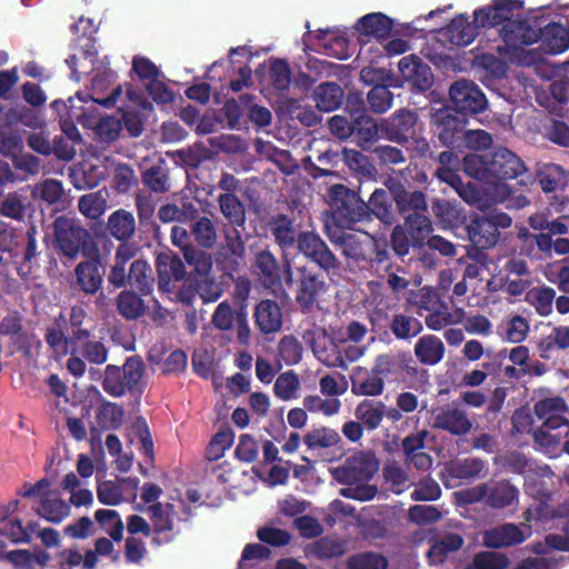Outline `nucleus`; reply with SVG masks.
Returning a JSON list of instances; mask_svg holds the SVG:
<instances>
[{"label":"nucleus","mask_w":569,"mask_h":569,"mask_svg":"<svg viewBox=\"0 0 569 569\" xmlns=\"http://www.w3.org/2000/svg\"><path fill=\"white\" fill-rule=\"evenodd\" d=\"M217 202L223 218L233 228H243L246 223V209L242 201L231 193L219 194Z\"/></svg>","instance_id":"obj_43"},{"label":"nucleus","mask_w":569,"mask_h":569,"mask_svg":"<svg viewBox=\"0 0 569 569\" xmlns=\"http://www.w3.org/2000/svg\"><path fill=\"white\" fill-rule=\"evenodd\" d=\"M401 77L419 92L428 91L433 84V74L429 64L415 54L406 56L398 63Z\"/></svg>","instance_id":"obj_19"},{"label":"nucleus","mask_w":569,"mask_h":569,"mask_svg":"<svg viewBox=\"0 0 569 569\" xmlns=\"http://www.w3.org/2000/svg\"><path fill=\"white\" fill-rule=\"evenodd\" d=\"M479 28H481L480 24H477L475 20L470 22L467 16L458 14L440 30V34L449 43L465 47L475 40Z\"/></svg>","instance_id":"obj_25"},{"label":"nucleus","mask_w":569,"mask_h":569,"mask_svg":"<svg viewBox=\"0 0 569 569\" xmlns=\"http://www.w3.org/2000/svg\"><path fill=\"white\" fill-rule=\"evenodd\" d=\"M422 213H409L405 217L403 228L407 234L411 238L413 248H422L427 244L428 239L433 230L430 218Z\"/></svg>","instance_id":"obj_34"},{"label":"nucleus","mask_w":569,"mask_h":569,"mask_svg":"<svg viewBox=\"0 0 569 569\" xmlns=\"http://www.w3.org/2000/svg\"><path fill=\"white\" fill-rule=\"evenodd\" d=\"M467 233L476 247L492 248L500 238V232H496L493 224L486 216L471 219L467 226Z\"/></svg>","instance_id":"obj_32"},{"label":"nucleus","mask_w":569,"mask_h":569,"mask_svg":"<svg viewBox=\"0 0 569 569\" xmlns=\"http://www.w3.org/2000/svg\"><path fill=\"white\" fill-rule=\"evenodd\" d=\"M523 9L522 0H491L475 10V22L482 28H496L511 21Z\"/></svg>","instance_id":"obj_13"},{"label":"nucleus","mask_w":569,"mask_h":569,"mask_svg":"<svg viewBox=\"0 0 569 569\" xmlns=\"http://www.w3.org/2000/svg\"><path fill=\"white\" fill-rule=\"evenodd\" d=\"M545 475L552 476V471L548 466L542 468L540 473L535 471L531 475H527L523 483L526 493L541 505H546L551 498V490L543 479Z\"/></svg>","instance_id":"obj_49"},{"label":"nucleus","mask_w":569,"mask_h":569,"mask_svg":"<svg viewBox=\"0 0 569 569\" xmlns=\"http://www.w3.org/2000/svg\"><path fill=\"white\" fill-rule=\"evenodd\" d=\"M330 216L336 227L353 229L358 222L368 221L367 207L358 191L343 183H335L327 191Z\"/></svg>","instance_id":"obj_2"},{"label":"nucleus","mask_w":569,"mask_h":569,"mask_svg":"<svg viewBox=\"0 0 569 569\" xmlns=\"http://www.w3.org/2000/svg\"><path fill=\"white\" fill-rule=\"evenodd\" d=\"M489 183L516 179L527 171L525 162L511 150L498 148L488 159Z\"/></svg>","instance_id":"obj_14"},{"label":"nucleus","mask_w":569,"mask_h":569,"mask_svg":"<svg viewBox=\"0 0 569 569\" xmlns=\"http://www.w3.org/2000/svg\"><path fill=\"white\" fill-rule=\"evenodd\" d=\"M91 249L92 252L84 257L86 260L76 266L74 276L79 289L86 295L94 296L102 287L106 268L97 244L92 243Z\"/></svg>","instance_id":"obj_12"},{"label":"nucleus","mask_w":569,"mask_h":569,"mask_svg":"<svg viewBox=\"0 0 569 569\" xmlns=\"http://www.w3.org/2000/svg\"><path fill=\"white\" fill-rule=\"evenodd\" d=\"M297 249L299 253L315 263L327 276L337 274L341 269L338 257L320 234L315 231H300Z\"/></svg>","instance_id":"obj_7"},{"label":"nucleus","mask_w":569,"mask_h":569,"mask_svg":"<svg viewBox=\"0 0 569 569\" xmlns=\"http://www.w3.org/2000/svg\"><path fill=\"white\" fill-rule=\"evenodd\" d=\"M389 329L397 340L410 341L421 333L423 326L416 317L399 312L392 316Z\"/></svg>","instance_id":"obj_46"},{"label":"nucleus","mask_w":569,"mask_h":569,"mask_svg":"<svg viewBox=\"0 0 569 569\" xmlns=\"http://www.w3.org/2000/svg\"><path fill=\"white\" fill-rule=\"evenodd\" d=\"M269 82L278 92L288 91L291 83V70L284 59H272L269 68Z\"/></svg>","instance_id":"obj_56"},{"label":"nucleus","mask_w":569,"mask_h":569,"mask_svg":"<svg viewBox=\"0 0 569 569\" xmlns=\"http://www.w3.org/2000/svg\"><path fill=\"white\" fill-rule=\"evenodd\" d=\"M253 320L263 335L279 332L283 325L282 309L276 300L262 299L254 307Z\"/></svg>","instance_id":"obj_22"},{"label":"nucleus","mask_w":569,"mask_h":569,"mask_svg":"<svg viewBox=\"0 0 569 569\" xmlns=\"http://www.w3.org/2000/svg\"><path fill=\"white\" fill-rule=\"evenodd\" d=\"M393 201L400 214L428 212L426 194L420 190L409 191L400 182L390 186Z\"/></svg>","instance_id":"obj_27"},{"label":"nucleus","mask_w":569,"mask_h":569,"mask_svg":"<svg viewBox=\"0 0 569 569\" xmlns=\"http://www.w3.org/2000/svg\"><path fill=\"white\" fill-rule=\"evenodd\" d=\"M470 495L492 509H505L518 503L519 489L510 480L491 479L472 488Z\"/></svg>","instance_id":"obj_10"},{"label":"nucleus","mask_w":569,"mask_h":569,"mask_svg":"<svg viewBox=\"0 0 569 569\" xmlns=\"http://www.w3.org/2000/svg\"><path fill=\"white\" fill-rule=\"evenodd\" d=\"M555 297V289L542 287L531 290L527 296V300L535 307L538 315L547 317L552 312Z\"/></svg>","instance_id":"obj_64"},{"label":"nucleus","mask_w":569,"mask_h":569,"mask_svg":"<svg viewBox=\"0 0 569 569\" xmlns=\"http://www.w3.org/2000/svg\"><path fill=\"white\" fill-rule=\"evenodd\" d=\"M158 287L168 290L171 281H181L186 276V266L180 257L172 251L160 252L156 258Z\"/></svg>","instance_id":"obj_24"},{"label":"nucleus","mask_w":569,"mask_h":569,"mask_svg":"<svg viewBox=\"0 0 569 569\" xmlns=\"http://www.w3.org/2000/svg\"><path fill=\"white\" fill-rule=\"evenodd\" d=\"M107 229L118 241H128L136 231L134 217L124 209H118L109 216Z\"/></svg>","instance_id":"obj_42"},{"label":"nucleus","mask_w":569,"mask_h":569,"mask_svg":"<svg viewBox=\"0 0 569 569\" xmlns=\"http://www.w3.org/2000/svg\"><path fill=\"white\" fill-rule=\"evenodd\" d=\"M355 416L368 431H373L386 416V405L382 401L366 399L356 407Z\"/></svg>","instance_id":"obj_44"},{"label":"nucleus","mask_w":569,"mask_h":569,"mask_svg":"<svg viewBox=\"0 0 569 569\" xmlns=\"http://www.w3.org/2000/svg\"><path fill=\"white\" fill-rule=\"evenodd\" d=\"M372 369L385 381V378L397 376L403 370V361L399 355L381 353L376 357Z\"/></svg>","instance_id":"obj_62"},{"label":"nucleus","mask_w":569,"mask_h":569,"mask_svg":"<svg viewBox=\"0 0 569 569\" xmlns=\"http://www.w3.org/2000/svg\"><path fill=\"white\" fill-rule=\"evenodd\" d=\"M568 172L562 166L549 162L537 171V179L545 193L563 192L568 184Z\"/></svg>","instance_id":"obj_31"},{"label":"nucleus","mask_w":569,"mask_h":569,"mask_svg":"<svg viewBox=\"0 0 569 569\" xmlns=\"http://www.w3.org/2000/svg\"><path fill=\"white\" fill-rule=\"evenodd\" d=\"M433 428L462 437L470 432L472 422L466 411L458 407L447 405L433 412Z\"/></svg>","instance_id":"obj_20"},{"label":"nucleus","mask_w":569,"mask_h":569,"mask_svg":"<svg viewBox=\"0 0 569 569\" xmlns=\"http://www.w3.org/2000/svg\"><path fill=\"white\" fill-rule=\"evenodd\" d=\"M143 186L154 193L170 191L169 167L164 159L160 158L148 167L141 174Z\"/></svg>","instance_id":"obj_35"},{"label":"nucleus","mask_w":569,"mask_h":569,"mask_svg":"<svg viewBox=\"0 0 569 569\" xmlns=\"http://www.w3.org/2000/svg\"><path fill=\"white\" fill-rule=\"evenodd\" d=\"M36 512L48 522L59 525L69 517L71 507L61 498H52L47 492L40 498V503Z\"/></svg>","instance_id":"obj_41"},{"label":"nucleus","mask_w":569,"mask_h":569,"mask_svg":"<svg viewBox=\"0 0 569 569\" xmlns=\"http://www.w3.org/2000/svg\"><path fill=\"white\" fill-rule=\"evenodd\" d=\"M450 101L455 106L452 112L466 117L477 114L487 107V99L481 89L471 80L459 79L449 89Z\"/></svg>","instance_id":"obj_11"},{"label":"nucleus","mask_w":569,"mask_h":569,"mask_svg":"<svg viewBox=\"0 0 569 569\" xmlns=\"http://www.w3.org/2000/svg\"><path fill=\"white\" fill-rule=\"evenodd\" d=\"M392 202L395 201L390 189H375V191L370 194L369 200L367 202L365 201V206L367 207L366 211L368 213V221H372V218H377L386 226H391L393 222H396Z\"/></svg>","instance_id":"obj_28"},{"label":"nucleus","mask_w":569,"mask_h":569,"mask_svg":"<svg viewBox=\"0 0 569 569\" xmlns=\"http://www.w3.org/2000/svg\"><path fill=\"white\" fill-rule=\"evenodd\" d=\"M503 42L510 48H519L538 42L540 29L533 27L530 20L518 13L511 21L505 23L499 30Z\"/></svg>","instance_id":"obj_17"},{"label":"nucleus","mask_w":569,"mask_h":569,"mask_svg":"<svg viewBox=\"0 0 569 569\" xmlns=\"http://www.w3.org/2000/svg\"><path fill=\"white\" fill-rule=\"evenodd\" d=\"M351 392L356 396L376 397L385 390V381L375 370L356 367L350 376Z\"/></svg>","instance_id":"obj_29"},{"label":"nucleus","mask_w":569,"mask_h":569,"mask_svg":"<svg viewBox=\"0 0 569 569\" xmlns=\"http://www.w3.org/2000/svg\"><path fill=\"white\" fill-rule=\"evenodd\" d=\"M234 440V433L230 428L218 431L210 440L206 449V458L209 461L219 460L228 450Z\"/></svg>","instance_id":"obj_59"},{"label":"nucleus","mask_w":569,"mask_h":569,"mask_svg":"<svg viewBox=\"0 0 569 569\" xmlns=\"http://www.w3.org/2000/svg\"><path fill=\"white\" fill-rule=\"evenodd\" d=\"M150 522L139 515H131L127 518V530L132 537L134 535L151 536V545L160 547L169 545L180 535L176 527L174 518L178 512L173 503H153L146 509Z\"/></svg>","instance_id":"obj_1"},{"label":"nucleus","mask_w":569,"mask_h":569,"mask_svg":"<svg viewBox=\"0 0 569 569\" xmlns=\"http://www.w3.org/2000/svg\"><path fill=\"white\" fill-rule=\"evenodd\" d=\"M142 295L134 290H122L116 299L117 311L126 320H137L146 312Z\"/></svg>","instance_id":"obj_45"},{"label":"nucleus","mask_w":569,"mask_h":569,"mask_svg":"<svg viewBox=\"0 0 569 569\" xmlns=\"http://www.w3.org/2000/svg\"><path fill=\"white\" fill-rule=\"evenodd\" d=\"M330 241L340 247L341 253L353 260L355 262H366L368 260V253H370L371 236L366 233V238L361 239L356 233L340 232H328Z\"/></svg>","instance_id":"obj_23"},{"label":"nucleus","mask_w":569,"mask_h":569,"mask_svg":"<svg viewBox=\"0 0 569 569\" xmlns=\"http://www.w3.org/2000/svg\"><path fill=\"white\" fill-rule=\"evenodd\" d=\"M312 97L319 110L331 112L342 104L345 91L336 82H322L316 87Z\"/></svg>","instance_id":"obj_36"},{"label":"nucleus","mask_w":569,"mask_h":569,"mask_svg":"<svg viewBox=\"0 0 569 569\" xmlns=\"http://www.w3.org/2000/svg\"><path fill=\"white\" fill-rule=\"evenodd\" d=\"M510 563L506 553L485 550L477 552L465 569H508Z\"/></svg>","instance_id":"obj_53"},{"label":"nucleus","mask_w":569,"mask_h":569,"mask_svg":"<svg viewBox=\"0 0 569 569\" xmlns=\"http://www.w3.org/2000/svg\"><path fill=\"white\" fill-rule=\"evenodd\" d=\"M300 387L298 375L292 371H286L278 376L273 385L274 396L281 400H290L296 398V393Z\"/></svg>","instance_id":"obj_60"},{"label":"nucleus","mask_w":569,"mask_h":569,"mask_svg":"<svg viewBox=\"0 0 569 569\" xmlns=\"http://www.w3.org/2000/svg\"><path fill=\"white\" fill-rule=\"evenodd\" d=\"M303 342L311 348L315 357L327 367H341L343 359L336 343L327 336L326 331L307 329L302 333Z\"/></svg>","instance_id":"obj_18"},{"label":"nucleus","mask_w":569,"mask_h":569,"mask_svg":"<svg viewBox=\"0 0 569 569\" xmlns=\"http://www.w3.org/2000/svg\"><path fill=\"white\" fill-rule=\"evenodd\" d=\"M542 49L550 54L562 53L569 48V33L558 23H550L540 29V39Z\"/></svg>","instance_id":"obj_38"},{"label":"nucleus","mask_w":569,"mask_h":569,"mask_svg":"<svg viewBox=\"0 0 569 569\" xmlns=\"http://www.w3.org/2000/svg\"><path fill=\"white\" fill-rule=\"evenodd\" d=\"M378 471L377 459L363 451L349 456L343 465L332 470L333 478L341 485H356L369 481Z\"/></svg>","instance_id":"obj_8"},{"label":"nucleus","mask_w":569,"mask_h":569,"mask_svg":"<svg viewBox=\"0 0 569 569\" xmlns=\"http://www.w3.org/2000/svg\"><path fill=\"white\" fill-rule=\"evenodd\" d=\"M23 149V140L18 130L9 126H0V153L13 159Z\"/></svg>","instance_id":"obj_57"},{"label":"nucleus","mask_w":569,"mask_h":569,"mask_svg":"<svg viewBox=\"0 0 569 569\" xmlns=\"http://www.w3.org/2000/svg\"><path fill=\"white\" fill-rule=\"evenodd\" d=\"M520 526L511 522L487 529L482 533V545L489 549H501L517 546L527 540Z\"/></svg>","instance_id":"obj_21"},{"label":"nucleus","mask_w":569,"mask_h":569,"mask_svg":"<svg viewBox=\"0 0 569 569\" xmlns=\"http://www.w3.org/2000/svg\"><path fill=\"white\" fill-rule=\"evenodd\" d=\"M303 442L309 451L329 449L341 443V437L337 430L321 426L312 428L303 436Z\"/></svg>","instance_id":"obj_47"},{"label":"nucleus","mask_w":569,"mask_h":569,"mask_svg":"<svg viewBox=\"0 0 569 569\" xmlns=\"http://www.w3.org/2000/svg\"><path fill=\"white\" fill-rule=\"evenodd\" d=\"M269 229L274 242L283 251L298 246V231L295 218L284 213H277L269 219Z\"/></svg>","instance_id":"obj_26"},{"label":"nucleus","mask_w":569,"mask_h":569,"mask_svg":"<svg viewBox=\"0 0 569 569\" xmlns=\"http://www.w3.org/2000/svg\"><path fill=\"white\" fill-rule=\"evenodd\" d=\"M342 161L351 171L361 177L373 178L377 174V169L369 157L359 150L345 148L342 150Z\"/></svg>","instance_id":"obj_52"},{"label":"nucleus","mask_w":569,"mask_h":569,"mask_svg":"<svg viewBox=\"0 0 569 569\" xmlns=\"http://www.w3.org/2000/svg\"><path fill=\"white\" fill-rule=\"evenodd\" d=\"M56 248L67 258L74 259L82 252L83 257L92 252L89 231L76 221L58 217L53 222Z\"/></svg>","instance_id":"obj_6"},{"label":"nucleus","mask_w":569,"mask_h":569,"mask_svg":"<svg viewBox=\"0 0 569 569\" xmlns=\"http://www.w3.org/2000/svg\"><path fill=\"white\" fill-rule=\"evenodd\" d=\"M382 477L385 483L389 485V489L396 495L403 492L409 481L407 472L396 461L383 466Z\"/></svg>","instance_id":"obj_63"},{"label":"nucleus","mask_w":569,"mask_h":569,"mask_svg":"<svg viewBox=\"0 0 569 569\" xmlns=\"http://www.w3.org/2000/svg\"><path fill=\"white\" fill-rule=\"evenodd\" d=\"M190 233L202 249H211L217 242V227L208 217H200L191 222Z\"/></svg>","instance_id":"obj_50"},{"label":"nucleus","mask_w":569,"mask_h":569,"mask_svg":"<svg viewBox=\"0 0 569 569\" xmlns=\"http://www.w3.org/2000/svg\"><path fill=\"white\" fill-rule=\"evenodd\" d=\"M184 261L191 268L190 276L196 278L208 277L212 272V256L202 248H184Z\"/></svg>","instance_id":"obj_48"},{"label":"nucleus","mask_w":569,"mask_h":569,"mask_svg":"<svg viewBox=\"0 0 569 569\" xmlns=\"http://www.w3.org/2000/svg\"><path fill=\"white\" fill-rule=\"evenodd\" d=\"M400 81L395 84L383 83L381 86H373L367 93V102L369 108L375 113H383L392 106L393 93L390 88H399Z\"/></svg>","instance_id":"obj_51"},{"label":"nucleus","mask_w":569,"mask_h":569,"mask_svg":"<svg viewBox=\"0 0 569 569\" xmlns=\"http://www.w3.org/2000/svg\"><path fill=\"white\" fill-rule=\"evenodd\" d=\"M124 410L114 402H103L97 412V423L103 431L118 430L124 419Z\"/></svg>","instance_id":"obj_54"},{"label":"nucleus","mask_w":569,"mask_h":569,"mask_svg":"<svg viewBox=\"0 0 569 569\" xmlns=\"http://www.w3.org/2000/svg\"><path fill=\"white\" fill-rule=\"evenodd\" d=\"M418 116L415 111L400 109L381 120V136L387 140L406 144L416 134Z\"/></svg>","instance_id":"obj_15"},{"label":"nucleus","mask_w":569,"mask_h":569,"mask_svg":"<svg viewBox=\"0 0 569 569\" xmlns=\"http://www.w3.org/2000/svg\"><path fill=\"white\" fill-rule=\"evenodd\" d=\"M36 232L34 226L27 230L26 244L21 250V233L19 230L0 220V251L8 253L21 277H28L31 273L32 261L38 256Z\"/></svg>","instance_id":"obj_5"},{"label":"nucleus","mask_w":569,"mask_h":569,"mask_svg":"<svg viewBox=\"0 0 569 569\" xmlns=\"http://www.w3.org/2000/svg\"><path fill=\"white\" fill-rule=\"evenodd\" d=\"M154 278L152 268L143 259L131 262L129 268V286L142 296H148L153 290Z\"/></svg>","instance_id":"obj_39"},{"label":"nucleus","mask_w":569,"mask_h":569,"mask_svg":"<svg viewBox=\"0 0 569 569\" xmlns=\"http://www.w3.org/2000/svg\"><path fill=\"white\" fill-rule=\"evenodd\" d=\"M485 468V462L480 458H467L455 462L450 467L449 473L459 480L470 481L483 477Z\"/></svg>","instance_id":"obj_55"},{"label":"nucleus","mask_w":569,"mask_h":569,"mask_svg":"<svg viewBox=\"0 0 569 569\" xmlns=\"http://www.w3.org/2000/svg\"><path fill=\"white\" fill-rule=\"evenodd\" d=\"M144 369V362L140 356L128 357L122 367L108 365L101 382L102 389L114 398H120L127 392L140 397L144 391L142 381Z\"/></svg>","instance_id":"obj_3"},{"label":"nucleus","mask_w":569,"mask_h":569,"mask_svg":"<svg viewBox=\"0 0 569 569\" xmlns=\"http://www.w3.org/2000/svg\"><path fill=\"white\" fill-rule=\"evenodd\" d=\"M463 538L459 533L446 532L436 540L427 552L430 565H442L450 552L457 551L463 546Z\"/></svg>","instance_id":"obj_37"},{"label":"nucleus","mask_w":569,"mask_h":569,"mask_svg":"<svg viewBox=\"0 0 569 569\" xmlns=\"http://www.w3.org/2000/svg\"><path fill=\"white\" fill-rule=\"evenodd\" d=\"M355 29L362 36L387 39L393 29V21L382 12H371L359 18Z\"/></svg>","instance_id":"obj_30"},{"label":"nucleus","mask_w":569,"mask_h":569,"mask_svg":"<svg viewBox=\"0 0 569 569\" xmlns=\"http://www.w3.org/2000/svg\"><path fill=\"white\" fill-rule=\"evenodd\" d=\"M415 355L420 363L435 366L443 358L445 346L438 337L427 335L417 341L415 346Z\"/></svg>","instance_id":"obj_40"},{"label":"nucleus","mask_w":569,"mask_h":569,"mask_svg":"<svg viewBox=\"0 0 569 569\" xmlns=\"http://www.w3.org/2000/svg\"><path fill=\"white\" fill-rule=\"evenodd\" d=\"M381 134V121L378 123L372 117L360 113L353 118V132L351 138L361 149H368Z\"/></svg>","instance_id":"obj_33"},{"label":"nucleus","mask_w":569,"mask_h":569,"mask_svg":"<svg viewBox=\"0 0 569 569\" xmlns=\"http://www.w3.org/2000/svg\"><path fill=\"white\" fill-rule=\"evenodd\" d=\"M27 198L17 192L8 193L0 202V214L3 217L22 221L27 213Z\"/></svg>","instance_id":"obj_61"},{"label":"nucleus","mask_w":569,"mask_h":569,"mask_svg":"<svg viewBox=\"0 0 569 569\" xmlns=\"http://www.w3.org/2000/svg\"><path fill=\"white\" fill-rule=\"evenodd\" d=\"M348 569H387L388 560L385 556L373 551L352 555L347 561Z\"/></svg>","instance_id":"obj_58"},{"label":"nucleus","mask_w":569,"mask_h":569,"mask_svg":"<svg viewBox=\"0 0 569 569\" xmlns=\"http://www.w3.org/2000/svg\"><path fill=\"white\" fill-rule=\"evenodd\" d=\"M433 136L438 141L452 150L461 151L463 134H466L467 119L452 110L437 111L431 119Z\"/></svg>","instance_id":"obj_9"},{"label":"nucleus","mask_w":569,"mask_h":569,"mask_svg":"<svg viewBox=\"0 0 569 569\" xmlns=\"http://www.w3.org/2000/svg\"><path fill=\"white\" fill-rule=\"evenodd\" d=\"M283 273L286 282L295 286V299L300 311L310 313L329 288L322 271H317L312 267L300 266L296 268L293 277L291 266L287 262Z\"/></svg>","instance_id":"obj_4"},{"label":"nucleus","mask_w":569,"mask_h":569,"mask_svg":"<svg viewBox=\"0 0 569 569\" xmlns=\"http://www.w3.org/2000/svg\"><path fill=\"white\" fill-rule=\"evenodd\" d=\"M252 272L269 292L274 296L283 292L281 267L270 250L264 249L254 254Z\"/></svg>","instance_id":"obj_16"}]
</instances>
